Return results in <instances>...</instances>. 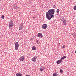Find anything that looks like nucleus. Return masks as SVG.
Segmentation results:
<instances>
[{
	"label": "nucleus",
	"instance_id": "16",
	"mask_svg": "<svg viewBox=\"0 0 76 76\" xmlns=\"http://www.w3.org/2000/svg\"><path fill=\"white\" fill-rule=\"evenodd\" d=\"M53 76H57V72L54 73L53 75Z\"/></svg>",
	"mask_w": 76,
	"mask_h": 76
},
{
	"label": "nucleus",
	"instance_id": "26",
	"mask_svg": "<svg viewBox=\"0 0 76 76\" xmlns=\"http://www.w3.org/2000/svg\"><path fill=\"white\" fill-rule=\"evenodd\" d=\"M75 53H76V50H75Z\"/></svg>",
	"mask_w": 76,
	"mask_h": 76
},
{
	"label": "nucleus",
	"instance_id": "14",
	"mask_svg": "<svg viewBox=\"0 0 76 76\" xmlns=\"http://www.w3.org/2000/svg\"><path fill=\"white\" fill-rule=\"evenodd\" d=\"M66 58V56H63L61 58V60H63V59H65Z\"/></svg>",
	"mask_w": 76,
	"mask_h": 76
},
{
	"label": "nucleus",
	"instance_id": "2",
	"mask_svg": "<svg viewBox=\"0 0 76 76\" xmlns=\"http://www.w3.org/2000/svg\"><path fill=\"white\" fill-rule=\"evenodd\" d=\"M14 26V24L13 23V20H10L9 22V26L10 28H13Z\"/></svg>",
	"mask_w": 76,
	"mask_h": 76
},
{
	"label": "nucleus",
	"instance_id": "25",
	"mask_svg": "<svg viewBox=\"0 0 76 76\" xmlns=\"http://www.w3.org/2000/svg\"><path fill=\"white\" fill-rule=\"evenodd\" d=\"M44 68L43 69H45V67H44Z\"/></svg>",
	"mask_w": 76,
	"mask_h": 76
},
{
	"label": "nucleus",
	"instance_id": "21",
	"mask_svg": "<svg viewBox=\"0 0 76 76\" xmlns=\"http://www.w3.org/2000/svg\"><path fill=\"white\" fill-rule=\"evenodd\" d=\"M2 19H4V15H3L1 17Z\"/></svg>",
	"mask_w": 76,
	"mask_h": 76
},
{
	"label": "nucleus",
	"instance_id": "4",
	"mask_svg": "<svg viewBox=\"0 0 76 76\" xmlns=\"http://www.w3.org/2000/svg\"><path fill=\"white\" fill-rule=\"evenodd\" d=\"M37 37H39V38H42L43 35H42V33H38V34L37 35Z\"/></svg>",
	"mask_w": 76,
	"mask_h": 76
},
{
	"label": "nucleus",
	"instance_id": "11",
	"mask_svg": "<svg viewBox=\"0 0 76 76\" xmlns=\"http://www.w3.org/2000/svg\"><path fill=\"white\" fill-rule=\"evenodd\" d=\"M44 68V67L42 66H41L40 69V71H41V72H42L43 71V70H44V69H43Z\"/></svg>",
	"mask_w": 76,
	"mask_h": 76
},
{
	"label": "nucleus",
	"instance_id": "6",
	"mask_svg": "<svg viewBox=\"0 0 76 76\" xmlns=\"http://www.w3.org/2000/svg\"><path fill=\"white\" fill-rule=\"evenodd\" d=\"M23 28V23H21L20 25V26L19 27V31L22 30Z\"/></svg>",
	"mask_w": 76,
	"mask_h": 76
},
{
	"label": "nucleus",
	"instance_id": "3",
	"mask_svg": "<svg viewBox=\"0 0 76 76\" xmlns=\"http://www.w3.org/2000/svg\"><path fill=\"white\" fill-rule=\"evenodd\" d=\"M19 46V43L18 42H16L15 45V50H18Z\"/></svg>",
	"mask_w": 76,
	"mask_h": 76
},
{
	"label": "nucleus",
	"instance_id": "12",
	"mask_svg": "<svg viewBox=\"0 0 76 76\" xmlns=\"http://www.w3.org/2000/svg\"><path fill=\"white\" fill-rule=\"evenodd\" d=\"M63 23L64 25H66V20H64L63 21Z\"/></svg>",
	"mask_w": 76,
	"mask_h": 76
},
{
	"label": "nucleus",
	"instance_id": "13",
	"mask_svg": "<svg viewBox=\"0 0 76 76\" xmlns=\"http://www.w3.org/2000/svg\"><path fill=\"white\" fill-rule=\"evenodd\" d=\"M32 50H36V47L33 46L32 48Z\"/></svg>",
	"mask_w": 76,
	"mask_h": 76
},
{
	"label": "nucleus",
	"instance_id": "1",
	"mask_svg": "<svg viewBox=\"0 0 76 76\" xmlns=\"http://www.w3.org/2000/svg\"><path fill=\"white\" fill-rule=\"evenodd\" d=\"M55 12V10L53 9H51L47 12L46 13V16L47 19L50 20L52 18H54V14Z\"/></svg>",
	"mask_w": 76,
	"mask_h": 76
},
{
	"label": "nucleus",
	"instance_id": "27",
	"mask_svg": "<svg viewBox=\"0 0 76 76\" xmlns=\"http://www.w3.org/2000/svg\"><path fill=\"white\" fill-rule=\"evenodd\" d=\"M26 32H27V31H26Z\"/></svg>",
	"mask_w": 76,
	"mask_h": 76
},
{
	"label": "nucleus",
	"instance_id": "20",
	"mask_svg": "<svg viewBox=\"0 0 76 76\" xmlns=\"http://www.w3.org/2000/svg\"><path fill=\"white\" fill-rule=\"evenodd\" d=\"M60 73H62L63 72V70L62 69H60Z\"/></svg>",
	"mask_w": 76,
	"mask_h": 76
},
{
	"label": "nucleus",
	"instance_id": "7",
	"mask_svg": "<svg viewBox=\"0 0 76 76\" xmlns=\"http://www.w3.org/2000/svg\"><path fill=\"white\" fill-rule=\"evenodd\" d=\"M24 59H25V58L24 56H21L19 58V60L20 61H23V60H24Z\"/></svg>",
	"mask_w": 76,
	"mask_h": 76
},
{
	"label": "nucleus",
	"instance_id": "15",
	"mask_svg": "<svg viewBox=\"0 0 76 76\" xmlns=\"http://www.w3.org/2000/svg\"><path fill=\"white\" fill-rule=\"evenodd\" d=\"M59 12H60V9H57L56 10L57 13H59Z\"/></svg>",
	"mask_w": 76,
	"mask_h": 76
},
{
	"label": "nucleus",
	"instance_id": "18",
	"mask_svg": "<svg viewBox=\"0 0 76 76\" xmlns=\"http://www.w3.org/2000/svg\"><path fill=\"white\" fill-rule=\"evenodd\" d=\"M14 9H16L17 8V6H16L15 5L14 6Z\"/></svg>",
	"mask_w": 76,
	"mask_h": 76
},
{
	"label": "nucleus",
	"instance_id": "17",
	"mask_svg": "<svg viewBox=\"0 0 76 76\" xmlns=\"http://www.w3.org/2000/svg\"><path fill=\"white\" fill-rule=\"evenodd\" d=\"M36 42L37 44H39L40 43V42H39V41H38V40H36Z\"/></svg>",
	"mask_w": 76,
	"mask_h": 76
},
{
	"label": "nucleus",
	"instance_id": "9",
	"mask_svg": "<svg viewBox=\"0 0 76 76\" xmlns=\"http://www.w3.org/2000/svg\"><path fill=\"white\" fill-rule=\"evenodd\" d=\"M56 63L57 64H59L60 63H62V60L61 59L60 60H59L57 61Z\"/></svg>",
	"mask_w": 76,
	"mask_h": 76
},
{
	"label": "nucleus",
	"instance_id": "23",
	"mask_svg": "<svg viewBox=\"0 0 76 76\" xmlns=\"http://www.w3.org/2000/svg\"><path fill=\"white\" fill-rule=\"evenodd\" d=\"M53 8L54 9H55V8H56V6H55V5H53Z\"/></svg>",
	"mask_w": 76,
	"mask_h": 76
},
{
	"label": "nucleus",
	"instance_id": "22",
	"mask_svg": "<svg viewBox=\"0 0 76 76\" xmlns=\"http://www.w3.org/2000/svg\"><path fill=\"white\" fill-rule=\"evenodd\" d=\"M66 46H65V45H63V48H65V47Z\"/></svg>",
	"mask_w": 76,
	"mask_h": 76
},
{
	"label": "nucleus",
	"instance_id": "19",
	"mask_svg": "<svg viewBox=\"0 0 76 76\" xmlns=\"http://www.w3.org/2000/svg\"><path fill=\"white\" fill-rule=\"evenodd\" d=\"M74 10H76V5L74 6Z\"/></svg>",
	"mask_w": 76,
	"mask_h": 76
},
{
	"label": "nucleus",
	"instance_id": "8",
	"mask_svg": "<svg viewBox=\"0 0 76 76\" xmlns=\"http://www.w3.org/2000/svg\"><path fill=\"white\" fill-rule=\"evenodd\" d=\"M36 59H37V56H35L33 58H32L31 60L32 61H33L34 63H35V62H36Z\"/></svg>",
	"mask_w": 76,
	"mask_h": 76
},
{
	"label": "nucleus",
	"instance_id": "5",
	"mask_svg": "<svg viewBox=\"0 0 76 76\" xmlns=\"http://www.w3.org/2000/svg\"><path fill=\"white\" fill-rule=\"evenodd\" d=\"M42 28L43 29H45L48 26L45 23L42 25Z\"/></svg>",
	"mask_w": 76,
	"mask_h": 76
},
{
	"label": "nucleus",
	"instance_id": "10",
	"mask_svg": "<svg viewBox=\"0 0 76 76\" xmlns=\"http://www.w3.org/2000/svg\"><path fill=\"white\" fill-rule=\"evenodd\" d=\"M16 76H22V74H20V73H17L16 74Z\"/></svg>",
	"mask_w": 76,
	"mask_h": 76
},
{
	"label": "nucleus",
	"instance_id": "24",
	"mask_svg": "<svg viewBox=\"0 0 76 76\" xmlns=\"http://www.w3.org/2000/svg\"><path fill=\"white\" fill-rule=\"evenodd\" d=\"M33 19H34V18H35V17H33Z\"/></svg>",
	"mask_w": 76,
	"mask_h": 76
}]
</instances>
